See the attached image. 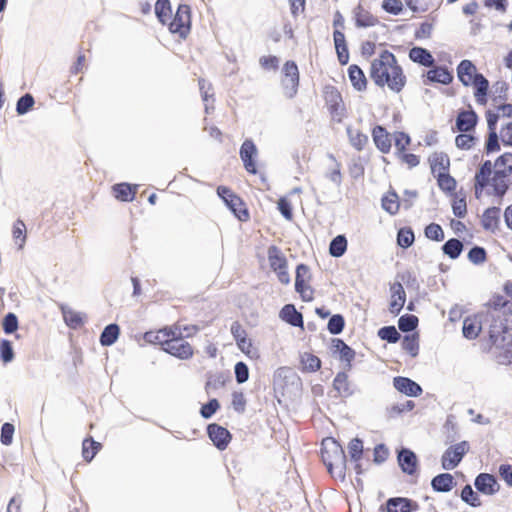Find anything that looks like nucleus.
<instances>
[{
    "mask_svg": "<svg viewBox=\"0 0 512 512\" xmlns=\"http://www.w3.org/2000/svg\"><path fill=\"white\" fill-rule=\"evenodd\" d=\"M370 77L379 87L387 85L393 92L399 93L406 84V76L396 57L388 50L381 52L379 58L371 63Z\"/></svg>",
    "mask_w": 512,
    "mask_h": 512,
    "instance_id": "1",
    "label": "nucleus"
},
{
    "mask_svg": "<svg viewBox=\"0 0 512 512\" xmlns=\"http://www.w3.org/2000/svg\"><path fill=\"white\" fill-rule=\"evenodd\" d=\"M321 457L331 475L342 480L345 478L347 458L337 440L328 437L322 441Z\"/></svg>",
    "mask_w": 512,
    "mask_h": 512,
    "instance_id": "2",
    "label": "nucleus"
},
{
    "mask_svg": "<svg viewBox=\"0 0 512 512\" xmlns=\"http://www.w3.org/2000/svg\"><path fill=\"white\" fill-rule=\"evenodd\" d=\"M494 168L491 179L493 194L502 198L510 187L508 177L512 174V153L505 152L500 155L494 162Z\"/></svg>",
    "mask_w": 512,
    "mask_h": 512,
    "instance_id": "3",
    "label": "nucleus"
},
{
    "mask_svg": "<svg viewBox=\"0 0 512 512\" xmlns=\"http://www.w3.org/2000/svg\"><path fill=\"white\" fill-rule=\"evenodd\" d=\"M163 351L182 360L190 359L194 354L192 346L184 340V334L178 327L171 331V336L163 343Z\"/></svg>",
    "mask_w": 512,
    "mask_h": 512,
    "instance_id": "4",
    "label": "nucleus"
},
{
    "mask_svg": "<svg viewBox=\"0 0 512 512\" xmlns=\"http://www.w3.org/2000/svg\"><path fill=\"white\" fill-rule=\"evenodd\" d=\"M217 194L238 220L245 222L249 219V212L245 203L230 188L219 186Z\"/></svg>",
    "mask_w": 512,
    "mask_h": 512,
    "instance_id": "5",
    "label": "nucleus"
},
{
    "mask_svg": "<svg viewBox=\"0 0 512 512\" xmlns=\"http://www.w3.org/2000/svg\"><path fill=\"white\" fill-rule=\"evenodd\" d=\"M167 24L171 33L178 34L181 38L185 39L191 29L190 6L180 4L173 19H170Z\"/></svg>",
    "mask_w": 512,
    "mask_h": 512,
    "instance_id": "6",
    "label": "nucleus"
},
{
    "mask_svg": "<svg viewBox=\"0 0 512 512\" xmlns=\"http://www.w3.org/2000/svg\"><path fill=\"white\" fill-rule=\"evenodd\" d=\"M281 85L284 95L292 99L298 91L299 86V70L297 64L292 61H286L282 69Z\"/></svg>",
    "mask_w": 512,
    "mask_h": 512,
    "instance_id": "7",
    "label": "nucleus"
},
{
    "mask_svg": "<svg viewBox=\"0 0 512 512\" xmlns=\"http://www.w3.org/2000/svg\"><path fill=\"white\" fill-rule=\"evenodd\" d=\"M469 443L461 441L449 446L441 457V465L444 470H452L458 466L465 454L469 451Z\"/></svg>",
    "mask_w": 512,
    "mask_h": 512,
    "instance_id": "8",
    "label": "nucleus"
},
{
    "mask_svg": "<svg viewBox=\"0 0 512 512\" xmlns=\"http://www.w3.org/2000/svg\"><path fill=\"white\" fill-rule=\"evenodd\" d=\"M512 335L507 325V319L503 316H493L489 327V341L491 345L503 346L506 342V338Z\"/></svg>",
    "mask_w": 512,
    "mask_h": 512,
    "instance_id": "9",
    "label": "nucleus"
},
{
    "mask_svg": "<svg viewBox=\"0 0 512 512\" xmlns=\"http://www.w3.org/2000/svg\"><path fill=\"white\" fill-rule=\"evenodd\" d=\"M493 165L490 160H485L479 167L478 171L474 176V190L475 197L479 199L485 188L491 185V179L493 175Z\"/></svg>",
    "mask_w": 512,
    "mask_h": 512,
    "instance_id": "10",
    "label": "nucleus"
},
{
    "mask_svg": "<svg viewBox=\"0 0 512 512\" xmlns=\"http://www.w3.org/2000/svg\"><path fill=\"white\" fill-rule=\"evenodd\" d=\"M419 509L416 501L405 497H391L379 508L380 512H414Z\"/></svg>",
    "mask_w": 512,
    "mask_h": 512,
    "instance_id": "11",
    "label": "nucleus"
},
{
    "mask_svg": "<svg viewBox=\"0 0 512 512\" xmlns=\"http://www.w3.org/2000/svg\"><path fill=\"white\" fill-rule=\"evenodd\" d=\"M240 159L243 162V166L246 171L250 174L257 173L256 157L258 155V149L251 139H246L239 151Z\"/></svg>",
    "mask_w": 512,
    "mask_h": 512,
    "instance_id": "12",
    "label": "nucleus"
},
{
    "mask_svg": "<svg viewBox=\"0 0 512 512\" xmlns=\"http://www.w3.org/2000/svg\"><path fill=\"white\" fill-rule=\"evenodd\" d=\"M207 434L219 450H225L232 438L231 433L226 428L216 423L207 426Z\"/></svg>",
    "mask_w": 512,
    "mask_h": 512,
    "instance_id": "13",
    "label": "nucleus"
},
{
    "mask_svg": "<svg viewBox=\"0 0 512 512\" xmlns=\"http://www.w3.org/2000/svg\"><path fill=\"white\" fill-rule=\"evenodd\" d=\"M397 461L403 473L414 475L417 472L418 459L411 449L402 447L398 450Z\"/></svg>",
    "mask_w": 512,
    "mask_h": 512,
    "instance_id": "14",
    "label": "nucleus"
},
{
    "mask_svg": "<svg viewBox=\"0 0 512 512\" xmlns=\"http://www.w3.org/2000/svg\"><path fill=\"white\" fill-rule=\"evenodd\" d=\"M474 486L478 492L485 495H494L500 490V485L494 475L489 473H480L474 480Z\"/></svg>",
    "mask_w": 512,
    "mask_h": 512,
    "instance_id": "15",
    "label": "nucleus"
},
{
    "mask_svg": "<svg viewBox=\"0 0 512 512\" xmlns=\"http://www.w3.org/2000/svg\"><path fill=\"white\" fill-rule=\"evenodd\" d=\"M478 123V115L473 110H461L455 122L456 129L461 133L474 131Z\"/></svg>",
    "mask_w": 512,
    "mask_h": 512,
    "instance_id": "16",
    "label": "nucleus"
},
{
    "mask_svg": "<svg viewBox=\"0 0 512 512\" xmlns=\"http://www.w3.org/2000/svg\"><path fill=\"white\" fill-rule=\"evenodd\" d=\"M393 386L397 391L409 397H417L421 395L423 391L422 387L417 382L403 376L394 377Z\"/></svg>",
    "mask_w": 512,
    "mask_h": 512,
    "instance_id": "17",
    "label": "nucleus"
},
{
    "mask_svg": "<svg viewBox=\"0 0 512 512\" xmlns=\"http://www.w3.org/2000/svg\"><path fill=\"white\" fill-rule=\"evenodd\" d=\"M231 334L233 335L238 348L247 356L253 357L252 348L253 344L251 339L247 338V332L242 328L238 322H233L231 325Z\"/></svg>",
    "mask_w": 512,
    "mask_h": 512,
    "instance_id": "18",
    "label": "nucleus"
},
{
    "mask_svg": "<svg viewBox=\"0 0 512 512\" xmlns=\"http://www.w3.org/2000/svg\"><path fill=\"white\" fill-rule=\"evenodd\" d=\"M326 102L333 118H337V121L341 122L345 115V107L343 105L341 94L334 87H332L331 91L327 93Z\"/></svg>",
    "mask_w": 512,
    "mask_h": 512,
    "instance_id": "19",
    "label": "nucleus"
},
{
    "mask_svg": "<svg viewBox=\"0 0 512 512\" xmlns=\"http://www.w3.org/2000/svg\"><path fill=\"white\" fill-rule=\"evenodd\" d=\"M372 138L375 146L382 153H389L392 141L388 131L381 125H376L372 130Z\"/></svg>",
    "mask_w": 512,
    "mask_h": 512,
    "instance_id": "20",
    "label": "nucleus"
},
{
    "mask_svg": "<svg viewBox=\"0 0 512 512\" xmlns=\"http://www.w3.org/2000/svg\"><path fill=\"white\" fill-rule=\"evenodd\" d=\"M279 318L293 327L302 328L304 324L303 315L293 304L284 305L279 312Z\"/></svg>",
    "mask_w": 512,
    "mask_h": 512,
    "instance_id": "21",
    "label": "nucleus"
},
{
    "mask_svg": "<svg viewBox=\"0 0 512 512\" xmlns=\"http://www.w3.org/2000/svg\"><path fill=\"white\" fill-rule=\"evenodd\" d=\"M500 213L501 209L495 206L489 207L484 211L481 219V224L484 230L495 232L496 229H498Z\"/></svg>",
    "mask_w": 512,
    "mask_h": 512,
    "instance_id": "22",
    "label": "nucleus"
},
{
    "mask_svg": "<svg viewBox=\"0 0 512 512\" xmlns=\"http://www.w3.org/2000/svg\"><path fill=\"white\" fill-rule=\"evenodd\" d=\"M475 74H479L472 61L464 59L457 66V76L464 86L471 85Z\"/></svg>",
    "mask_w": 512,
    "mask_h": 512,
    "instance_id": "23",
    "label": "nucleus"
},
{
    "mask_svg": "<svg viewBox=\"0 0 512 512\" xmlns=\"http://www.w3.org/2000/svg\"><path fill=\"white\" fill-rule=\"evenodd\" d=\"M391 292L392 300L390 302L389 310L392 314L398 315L405 304L406 294L403 286L399 282H396L391 286Z\"/></svg>",
    "mask_w": 512,
    "mask_h": 512,
    "instance_id": "24",
    "label": "nucleus"
},
{
    "mask_svg": "<svg viewBox=\"0 0 512 512\" xmlns=\"http://www.w3.org/2000/svg\"><path fill=\"white\" fill-rule=\"evenodd\" d=\"M333 38L338 61L341 65H346L349 62V51L345 35L339 29H335L333 32Z\"/></svg>",
    "mask_w": 512,
    "mask_h": 512,
    "instance_id": "25",
    "label": "nucleus"
},
{
    "mask_svg": "<svg viewBox=\"0 0 512 512\" xmlns=\"http://www.w3.org/2000/svg\"><path fill=\"white\" fill-rule=\"evenodd\" d=\"M409 58L411 61L418 63L424 67H432L435 60L429 50L423 47L415 46L409 50Z\"/></svg>",
    "mask_w": 512,
    "mask_h": 512,
    "instance_id": "26",
    "label": "nucleus"
},
{
    "mask_svg": "<svg viewBox=\"0 0 512 512\" xmlns=\"http://www.w3.org/2000/svg\"><path fill=\"white\" fill-rule=\"evenodd\" d=\"M475 88V98L476 101L484 105L487 102V93L489 89V81L484 77L483 74H475L473 77V81L471 82Z\"/></svg>",
    "mask_w": 512,
    "mask_h": 512,
    "instance_id": "27",
    "label": "nucleus"
},
{
    "mask_svg": "<svg viewBox=\"0 0 512 512\" xmlns=\"http://www.w3.org/2000/svg\"><path fill=\"white\" fill-rule=\"evenodd\" d=\"M455 484L454 477L450 473L438 474L431 480V487L435 492H449Z\"/></svg>",
    "mask_w": 512,
    "mask_h": 512,
    "instance_id": "28",
    "label": "nucleus"
},
{
    "mask_svg": "<svg viewBox=\"0 0 512 512\" xmlns=\"http://www.w3.org/2000/svg\"><path fill=\"white\" fill-rule=\"evenodd\" d=\"M355 25L358 28H367L375 26L379 23L377 17L373 16L369 11L365 10L361 5L354 9Z\"/></svg>",
    "mask_w": 512,
    "mask_h": 512,
    "instance_id": "29",
    "label": "nucleus"
},
{
    "mask_svg": "<svg viewBox=\"0 0 512 512\" xmlns=\"http://www.w3.org/2000/svg\"><path fill=\"white\" fill-rule=\"evenodd\" d=\"M331 344L333 353H338L340 355V359L347 362L350 366L351 362L355 358V351L340 338H333Z\"/></svg>",
    "mask_w": 512,
    "mask_h": 512,
    "instance_id": "30",
    "label": "nucleus"
},
{
    "mask_svg": "<svg viewBox=\"0 0 512 512\" xmlns=\"http://www.w3.org/2000/svg\"><path fill=\"white\" fill-rule=\"evenodd\" d=\"M427 79L430 82L448 85L453 81V74L445 66H438L427 72Z\"/></svg>",
    "mask_w": 512,
    "mask_h": 512,
    "instance_id": "31",
    "label": "nucleus"
},
{
    "mask_svg": "<svg viewBox=\"0 0 512 512\" xmlns=\"http://www.w3.org/2000/svg\"><path fill=\"white\" fill-rule=\"evenodd\" d=\"M348 76L352 86L357 91H364L367 87V79L363 70L356 64L348 68Z\"/></svg>",
    "mask_w": 512,
    "mask_h": 512,
    "instance_id": "32",
    "label": "nucleus"
},
{
    "mask_svg": "<svg viewBox=\"0 0 512 512\" xmlns=\"http://www.w3.org/2000/svg\"><path fill=\"white\" fill-rule=\"evenodd\" d=\"M65 324L71 329H77L83 324L82 314L74 311L65 304L60 305Z\"/></svg>",
    "mask_w": 512,
    "mask_h": 512,
    "instance_id": "33",
    "label": "nucleus"
},
{
    "mask_svg": "<svg viewBox=\"0 0 512 512\" xmlns=\"http://www.w3.org/2000/svg\"><path fill=\"white\" fill-rule=\"evenodd\" d=\"M137 185L128 183H118L113 186L115 197L124 202L133 201L136 194Z\"/></svg>",
    "mask_w": 512,
    "mask_h": 512,
    "instance_id": "34",
    "label": "nucleus"
},
{
    "mask_svg": "<svg viewBox=\"0 0 512 512\" xmlns=\"http://www.w3.org/2000/svg\"><path fill=\"white\" fill-rule=\"evenodd\" d=\"M333 388L342 397H349L353 394L348 381V375L345 372H339L333 380Z\"/></svg>",
    "mask_w": 512,
    "mask_h": 512,
    "instance_id": "35",
    "label": "nucleus"
},
{
    "mask_svg": "<svg viewBox=\"0 0 512 512\" xmlns=\"http://www.w3.org/2000/svg\"><path fill=\"white\" fill-rule=\"evenodd\" d=\"M120 334V328L117 324L111 323L107 325L102 331L99 341L102 346H111L113 345Z\"/></svg>",
    "mask_w": 512,
    "mask_h": 512,
    "instance_id": "36",
    "label": "nucleus"
},
{
    "mask_svg": "<svg viewBox=\"0 0 512 512\" xmlns=\"http://www.w3.org/2000/svg\"><path fill=\"white\" fill-rule=\"evenodd\" d=\"M268 259L273 271L287 268V260L276 246L269 247Z\"/></svg>",
    "mask_w": 512,
    "mask_h": 512,
    "instance_id": "37",
    "label": "nucleus"
},
{
    "mask_svg": "<svg viewBox=\"0 0 512 512\" xmlns=\"http://www.w3.org/2000/svg\"><path fill=\"white\" fill-rule=\"evenodd\" d=\"M346 131H347V135H348L350 144L357 151L363 150L365 145L368 143V136L359 130L353 129L350 126H348L346 128Z\"/></svg>",
    "mask_w": 512,
    "mask_h": 512,
    "instance_id": "38",
    "label": "nucleus"
},
{
    "mask_svg": "<svg viewBox=\"0 0 512 512\" xmlns=\"http://www.w3.org/2000/svg\"><path fill=\"white\" fill-rule=\"evenodd\" d=\"M155 14L159 22L167 24L171 19L172 8L169 0H157L155 3Z\"/></svg>",
    "mask_w": 512,
    "mask_h": 512,
    "instance_id": "39",
    "label": "nucleus"
},
{
    "mask_svg": "<svg viewBox=\"0 0 512 512\" xmlns=\"http://www.w3.org/2000/svg\"><path fill=\"white\" fill-rule=\"evenodd\" d=\"M463 243L457 238L447 240L443 246L442 251L451 259H457L463 251Z\"/></svg>",
    "mask_w": 512,
    "mask_h": 512,
    "instance_id": "40",
    "label": "nucleus"
},
{
    "mask_svg": "<svg viewBox=\"0 0 512 512\" xmlns=\"http://www.w3.org/2000/svg\"><path fill=\"white\" fill-rule=\"evenodd\" d=\"M481 331V325L475 318L467 317L463 321L462 333L469 340L476 339Z\"/></svg>",
    "mask_w": 512,
    "mask_h": 512,
    "instance_id": "41",
    "label": "nucleus"
},
{
    "mask_svg": "<svg viewBox=\"0 0 512 512\" xmlns=\"http://www.w3.org/2000/svg\"><path fill=\"white\" fill-rule=\"evenodd\" d=\"M429 162L432 172H435L438 168L443 172L448 171L450 166V159L446 153L435 152L429 157Z\"/></svg>",
    "mask_w": 512,
    "mask_h": 512,
    "instance_id": "42",
    "label": "nucleus"
},
{
    "mask_svg": "<svg viewBox=\"0 0 512 512\" xmlns=\"http://www.w3.org/2000/svg\"><path fill=\"white\" fill-rule=\"evenodd\" d=\"M347 250V239L345 235H337L329 244V253L332 257L339 258L345 254Z\"/></svg>",
    "mask_w": 512,
    "mask_h": 512,
    "instance_id": "43",
    "label": "nucleus"
},
{
    "mask_svg": "<svg viewBox=\"0 0 512 512\" xmlns=\"http://www.w3.org/2000/svg\"><path fill=\"white\" fill-rule=\"evenodd\" d=\"M382 208L390 215H395L399 211L400 203L396 192H390L383 196L381 200Z\"/></svg>",
    "mask_w": 512,
    "mask_h": 512,
    "instance_id": "44",
    "label": "nucleus"
},
{
    "mask_svg": "<svg viewBox=\"0 0 512 512\" xmlns=\"http://www.w3.org/2000/svg\"><path fill=\"white\" fill-rule=\"evenodd\" d=\"M101 448L99 442L94 441L93 438H86L82 444V455L83 458L90 462Z\"/></svg>",
    "mask_w": 512,
    "mask_h": 512,
    "instance_id": "45",
    "label": "nucleus"
},
{
    "mask_svg": "<svg viewBox=\"0 0 512 512\" xmlns=\"http://www.w3.org/2000/svg\"><path fill=\"white\" fill-rule=\"evenodd\" d=\"M172 328H164L158 332H146L144 335V339L149 343L160 344L163 348V343L169 339L171 336Z\"/></svg>",
    "mask_w": 512,
    "mask_h": 512,
    "instance_id": "46",
    "label": "nucleus"
},
{
    "mask_svg": "<svg viewBox=\"0 0 512 512\" xmlns=\"http://www.w3.org/2000/svg\"><path fill=\"white\" fill-rule=\"evenodd\" d=\"M418 317L413 314H404L398 320L400 331L408 333L414 331L418 326Z\"/></svg>",
    "mask_w": 512,
    "mask_h": 512,
    "instance_id": "47",
    "label": "nucleus"
},
{
    "mask_svg": "<svg viewBox=\"0 0 512 512\" xmlns=\"http://www.w3.org/2000/svg\"><path fill=\"white\" fill-rule=\"evenodd\" d=\"M402 349L412 357H416L419 353L418 334L405 335L402 341Z\"/></svg>",
    "mask_w": 512,
    "mask_h": 512,
    "instance_id": "48",
    "label": "nucleus"
},
{
    "mask_svg": "<svg viewBox=\"0 0 512 512\" xmlns=\"http://www.w3.org/2000/svg\"><path fill=\"white\" fill-rule=\"evenodd\" d=\"M301 364L305 372H316L321 368V360L311 353H304L301 356Z\"/></svg>",
    "mask_w": 512,
    "mask_h": 512,
    "instance_id": "49",
    "label": "nucleus"
},
{
    "mask_svg": "<svg viewBox=\"0 0 512 512\" xmlns=\"http://www.w3.org/2000/svg\"><path fill=\"white\" fill-rule=\"evenodd\" d=\"M414 232L410 227L399 229L397 233V244L404 249L409 248L414 243Z\"/></svg>",
    "mask_w": 512,
    "mask_h": 512,
    "instance_id": "50",
    "label": "nucleus"
},
{
    "mask_svg": "<svg viewBox=\"0 0 512 512\" xmlns=\"http://www.w3.org/2000/svg\"><path fill=\"white\" fill-rule=\"evenodd\" d=\"M378 337L381 340H385L388 343H396L400 340L401 335L395 328V326H383L377 332Z\"/></svg>",
    "mask_w": 512,
    "mask_h": 512,
    "instance_id": "51",
    "label": "nucleus"
},
{
    "mask_svg": "<svg viewBox=\"0 0 512 512\" xmlns=\"http://www.w3.org/2000/svg\"><path fill=\"white\" fill-rule=\"evenodd\" d=\"M460 496L462 501L471 507L481 506V501L478 494L472 489L471 485L469 484L463 487Z\"/></svg>",
    "mask_w": 512,
    "mask_h": 512,
    "instance_id": "52",
    "label": "nucleus"
},
{
    "mask_svg": "<svg viewBox=\"0 0 512 512\" xmlns=\"http://www.w3.org/2000/svg\"><path fill=\"white\" fill-rule=\"evenodd\" d=\"M345 327V319L341 314H334L329 318L327 329L330 334L338 335Z\"/></svg>",
    "mask_w": 512,
    "mask_h": 512,
    "instance_id": "53",
    "label": "nucleus"
},
{
    "mask_svg": "<svg viewBox=\"0 0 512 512\" xmlns=\"http://www.w3.org/2000/svg\"><path fill=\"white\" fill-rule=\"evenodd\" d=\"M348 453L352 461H360L363 455V441L357 437L353 438L348 444Z\"/></svg>",
    "mask_w": 512,
    "mask_h": 512,
    "instance_id": "54",
    "label": "nucleus"
},
{
    "mask_svg": "<svg viewBox=\"0 0 512 512\" xmlns=\"http://www.w3.org/2000/svg\"><path fill=\"white\" fill-rule=\"evenodd\" d=\"M35 103L34 97L30 93L21 96L16 103V112L18 115L28 113Z\"/></svg>",
    "mask_w": 512,
    "mask_h": 512,
    "instance_id": "55",
    "label": "nucleus"
},
{
    "mask_svg": "<svg viewBox=\"0 0 512 512\" xmlns=\"http://www.w3.org/2000/svg\"><path fill=\"white\" fill-rule=\"evenodd\" d=\"M438 186L442 191L452 192L456 188V180L447 172H440L437 177Z\"/></svg>",
    "mask_w": 512,
    "mask_h": 512,
    "instance_id": "56",
    "label": "nucleus"
},
{
    "mask_svg": "<svg viewBox=\"0 0 512 512\" xmlns=\"http://www.w3.org/2000/svg\"><path fill=\"white\" fill-rule=\"evenodd\" d=\"M424 234L426 238L436 242L442 241L445 237L442 227L437 223L427 225L424 229Z\"/></svg>",
    "mask_w": 512,
    "mask_h": 512,
    "instance_id": "57",
    "label": "nucleus"
},
{
    "mask_svg": "<svg viewBox=\"0 0 512 512\" xmlns=\"http://www.w3.org/2000/svg\"><path fill=\"white\" fill-rule=\"evenodd\" d=\"M12 234L16 242L20 240L19 249H22L26 241V226L22 220L18 219L15 221L13 225Z\"/></svg>",
    "mask_w": 512,
    "mask_h": 512,
    "instance_id": "58",
    "label": "nucleus"
},
{
    "mask_svg": "<svg viewBox=\"0 0 512 512\" xmlns=\"http://www.w3.org/2000/svg\"><path fill=\"white\" fill-rule=\"evenodd\" d=\"M467 256L470 262L478 265L486 261L487 253L483 247L476 245L469 250Z\"/></svg>",
    "mask_w": 512,
    "mask_h": 512,
    "instance_id": "59",
    "label": "nucleus"
},
{
    "mask_svg": "<svg viewBox=\"0 0 512 512\" xmlns=\"http://www.w3.org/2000/svg\"><path fill=\"white\" fill-rule=\"evenodd\" d=\"M477 138L471 134L461 133L456 136L455 144L456 147L462 150H469L473 147Z\"/></svg>",
    "mask_w": 512,
    "mask_h": 512,
    "instance_id": "60",
    "label": "nucleus"
},
{
    "mask_svg": "<svg viewBox=\"0 0 512 512\" xmlns=\"http://www.w3.org/2000/svg\"><path fill=\"white\" fill-rule=\"evenodd\" d=\"M2 328L5 334L14 333L18 329L17 316L12 312L7 313L3 318Z\"/></svg>",
    "mask_w": 512,
    "mask_h": 512,
    "instance_id": "61",
    "label": "nucleus"
},
{
    "mask_svg": "<svg viewBox=\"0 0 512 512\" xmlns=\"http://www.w3.org/2000/svg\"><path fill=\"white\" fill-rule=\"evenodd\" d=\"M235 379L238 384H243L249 379V368L246 363L239 361L234 366Z\"/></svg>",
    "mask_w": 512,
    "mask_h": 512,
    "instance_id": "62",
    "label": "nucleus"
},
{
    "mask_svg": "<svg viewBox=\"0 0 512 512\" xmlns=\"http://www.w3.org/2000/svg\"><path fill=\"white\" fill-rule=\"evenodd\" d=\"M505 342L503 346H496L495 348L501 350L499 354L501 363H512V335L506 338Z\"/></svg>",
    "mask_w": 512,
    "mask_h": 512,
    "instance_id": "63",
    "label": "nucleus"
},
{
    "mask_svg": "<svg viewBox=\"0 0 512 512\" xmlns=\"http://www.w3.org/2000/svg\"><path fill=\"white\" fill-rule=\"evenodd\" d=\"M219 408V401L216 398L210 399L206 404L202 405L200 415L204 419H210Z\"/></svg>",
    "mask_w": 512,
    "mask_h": 512,
    "instance_id": "64",
    "label": "nucleus"
}]
</instances>
